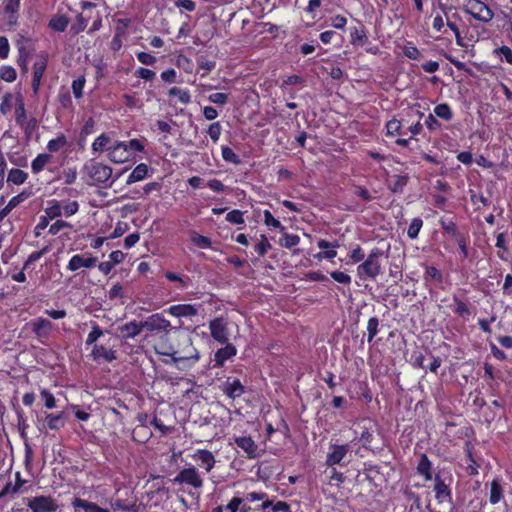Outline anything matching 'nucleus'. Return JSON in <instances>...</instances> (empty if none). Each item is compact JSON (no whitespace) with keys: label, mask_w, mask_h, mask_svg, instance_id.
I'll use <instances>...</instances> for the list:
<instances>
[{"label":"nucleus","mask_w":512,"mask_h":512,"mask_svg":"<svg viewBox=\"0 0 512 512\" xmlns=\"http://www.w3.org/2000/svg\"><path fill=\"white\" fill-rule=\"evenodd\" d=\"M174 339L177 341L175 345L171 341L169 343H159L154 347L158 355L171 357L174 363L183 361H193L194 363L200 359L199 351L193 347L190 336L180 332L179 328H174Z\"/></svg>","instance_id":"1"},{"label":"nucleus","mask_w":512,"mask_h":512,"mask_svg":"<svg viewBox=\"0 0 512 512\" xmlns=\"http://www.w3.org/2000/svg\"><path fill=\"white\" fill-rule=\"evenodd\" d=\"M383 254V251L379 248L371 250L365 261L357 267V275L360 279H376L382 273L380 258Z\"/></svg>","instance_id":"2"},{"label":"nucleus","mask_w":512,"mask_h":512,"mask_svg":"<svg viewBox=\"0 0 512 512\" xmlns=\"http://www.w3.org/2000/svg\"><path fill=\"white\" fill-rule=\"evenodd\" d=\"M143 329L151 332L163 331L164 334L160 337V343H169L171 341L170 331L174 332L169 320L165 319L163 314L156 313L147 317L142 321Z\"/></svg>","instance_id":"3"},{"label":"nucleus","mask_w":512,"mask_h":512,"mask_svg":"<svg viewBox=\"0 0 512 512\" xmlns=\"http://www.w3.org/2000/svg\"><path fill=\"white\" fill-rule=\"evenodd\" d=\"M172 482L178 485H188L194 489H201L204 485L203 478L195 466L180 470Z\"/></svg>","instance_id":"4"},{"label":"nucleus","mask_w":512,"mask_h":512,"mask_svg":"<svg viewBox=\"0 0 512 512\" xmlns=\"http://www.w3.org/2000/svg\"><path fill=\"white\" fill-rule=\"evenodd\" d=\"M84 172L95 182L105 183L112 176V168L108 165L91 160L83 168Z\"/></svg>","instance_id":"5"},{"label":"nucleus","mask_w":512,"mask_h":512,"mask_svg":"<svg viewBox=\"0 0 512 512\" xmlns=\"http://www.w3.org/2000/svg\"><path fill=\"white\" fill-rule=\"evenodd\" d=\"M27 506L32 512H55L58 509L57 501L51 496H36L29 498Z\"/></svg>","instance_id":"6"},{"label":"nucleus","mask_w":512,"mask_h":512,"mask_svg":"<svg viewBox=\"0 0 512 512\" xmlns=\"http://www.w3.org/2000/svg\"><path fill=\"white\" fill-rule=\"evenodd\" d=\"M209 330L212 338L224 344L229 342L227 322L223 317H217L209 322Z\"/></svg>","instance_id":"7"},{"label":"nucleus","mask_w":512,"mask_h":512,"mask_svg":"<svg viewBox=\"0 0 512 512\" xmlns=\"http://www.w3.org/2000/svg\"><path fill=\"white\" fill-rule=\"evenodd\" d=\"M21 0H3L0 13L5 14L8 26H16L18 24Z\"/></svg>","instance_id":"8"},{"label":"nucleus","mask_w":512,"mask_h":512,"mask_svg":"<svg viewBox=\"0 0 512 512\" xmlns=\"http://www.w3.org/2000/svg\"><path fill=\"white\" fill-rule=\"evenodd\" d=\"M349 449H350V447L348 444H343V445L331 444L329 446V452L327 453V457H326V465L329 467H332L336 464L341 465L342 460L348 454Z\"/></svg>","instance_id":"9"},{"label":"nucleus","mask_w":512,"mask_h":512,"mask_svg":"<svg viewBox=\"0 0 512 512\" xmlns=\"http://www.w3.org/2000/svg\"><path fill=\"white\" fill-rule=\"evenodd\" d=\"M200 305L178 304L170 306L166 312L174 317H194L198 314Z\"/></svg>","instance_id":"10"},{"label":"nucleus","mask_w":512,"mask_h":512,"mask_svg":"<svg viewBox=\"0 0 512 512\" xmlns=\"http://www.w3.org/2000/svg\"><path fill=\"white\" fill-rule=\"evenodd\" d=\"M43 424L42 427H39L40 431L45 430H53L58 431L65 426V420L63 413L53 414L46 413L44 418L42 419Z\"/></svg>","instance_id":"11"},{"label":"nucleus","mask_w":512,"mask_h":512,"mask_svg":"<svg viewBox=\"0 0 512 512\" xmlns=\"http://www.w3.org/2000/svg\"><path fill=\"white\" fill-rule=\"evenodd\" d=\"M192 458L196 461H199L200 468L204 469L207 473H209L215 466L216 459L213 453L206 449H198L192 455Z\"/></svg>","instance_id":"12"},{"label":"nucleus","mask_w":512,"mask_h":512,"mask_svg":"<svg viewBox=\"0 0 512 512\" xmlns=\"http://www.w3.org/2000/svg\"><path fill=\"white\" fill-rule=\"evenodd\" d=\"M224 344H225L224 347L218 349L215 352L214 367H222L224 365L225 361L231 359L237 353V349L233 344H231L229 342L224 343Z\"/></svg>","instance_id":"13"},{"label":"nucleus","mask_w":512,"mask_h":512,"mask_svg":"<svg viewBox=\"0 0 512 512\" xmlns=\"http://www.w3.org/2000/svg\"><path fill=\"white\" fill-rule=\"evenodd\" d=\"M29 324L33 333H35L39 338L48 337L53 328V325L49 320L41 317L34 319Z\"/></svg>","instance_id":"14"},{"label":"nucleus","mask_w":512,"mask_h":512,"mask_svg":"<svg viewBox=\"0 0 512 512\" xmlns=\"http://www.w3.org/2000/svg\"><path fill=\"white\" fill-rule=\"evenodd\" d=\"M97 263V258L96 257H87V258H84L82 255H74L68 265H67V269L69 271H77L78 269L80 268H92L96 265Z\"/></svg>","instance_id":"15"},{"label":"nucleus","mask_w":512,"mask_h":512,"mask_svg":"<svg viewBox=\"0 0 512 512\" xmlns=\"http://www.w3.org/2000/svg\"><path fill=\"white\" fill-rule=\"evenodd\" d=\"M222 391L229 398L235 399L245 392V388L239 379L235 378L231 381L230 378H228L222 385Z\"/></svg>","instance_id":"16"},{"label":"nucleus","mask_w":512,"mask_h":512,"mask_svg":"<svg viewBox=\"0 0 512 512\" xmlns=\"http://www.w3.org/2000/svg\"><path fill=\"white\" fill-rule=\"evenodd\" d=\"M240 500L243 502L250 504L256 501H261V505L256 510H265L272 506V501L269 500L268 496L264 492H249L246 493L243 497H240Z\"/></svg>","instance_id":"17"},{"label":"nucleus","mask_w":512,"mask_h":512,"mask_svg":"<svg viewBox=\"0 0 512 512\" xmlns=\"http://www.w3.org/2000/svg\"><path fill=\"white\" fill-rule=\"evenodd\" d=\"M143 330L142 322L131 321L118 327L123 339H133Z\"/></svg>","instance_id":"18"},{"label":"nucleus","mask_w":512,"mask_h":512,"mask_svg":"<svg viewBox=\"0 0 512 512\" xmlns=\"http://www.w3.org/2000/svg\"><path fill=\"white\" fill-rule=\"evenodd\" d=\"M434 491L439 503L451 501V490L438 475L435 477Z\"/></svg>","instance_id":"19"},{"label":"nucleus","mask_w":512,"mask_h":512,"mask_svg":"<svg viewBox=\"0 0 512 512\" xmlns=\"http://www.w3.org/2000/svg\"><path fill=\"white\" fill-rule=\"evenodd\" d=\"M235 443L239 448H241L248 456V458H256L257 457V449L258 446L254 442L251 437L241 436L235 438Z\"/></svg>","instance_id":"20"},{"label":"nucleus","mask_w":512,"mask_h":512,"mask_svg":"<svg viewBox=\"0 0 512 512\" xmlns=\"http://www.w3.org/2000/svg\"><path fill=\"white\" fill-rule=\"evenodd\" d=\"M108 157L110 161L120 164L127 162L130 159V154L123 150L122 147H118V142H116L113 146L107 148Z\"/></svg>","instance_id":"21"},{"label":"nucleus","mask_w":512,"mask_h":512,"mask_svg":"<svg viewBox=\"0 0 512 512\" xmlns=\"http://www.w3.org/2000/svg\"><path fill=\"white\" fill-rule=\"evenodd\" d=\"M91 356L94 360L104 359L107 362H112L116 359L115 352L106 349L103 345H94Z\"/></svg>","instance_id":"22"},{"label":"nucleus","mask_w":512,"mask_h":512,"mask_svg":"<svg viewBox=\"0 0 512 512\" xmlns=\"http://www.w3.org/2000/svg\"><path fill=\"white\" fill-rule=\"evenodd\" d=\"M226 512H252V507L240 500L239 496H234L225 506Z\"/></svg>","instance_id":"23"},{"label":"nucleus","mask_w":512,"mask_h":512,"mask_svg":"<svg viewBox=\"0 0 512 512\" xmlns=\"http://www.w3.org/2000/svg\"><path fill=\"white\" fill-rule=\"evenodd\" d=\"M72 505L75 509H84L85 512H110L108 509L102 508L96 503L89 502L81 498H75L72 502Z\"/></svg>","instance_id":"24"},{"label":"nucleus","mask_w":512,"mask_h":512,"mask_svg":"<svg viewBox=\"0 0 512 512\" xmlns=\"http://www.w3.org/2000/svg\"><path fill=\"white\" fill-rule=\"evenodd\" d=\"M46 69V62L44 60L37 61L33 66V79H32V88L36 93L39 89L41 78Z\"/></svg>","instance_id":"25"},{"label":"nucleus","mask_w":512,"mask_h":512,"mask_svg":"<svg viewBox=\"0 0 512 512\" xmlns=\"http://www.w3.org/2000/svg\"><path fill=\"white\" fill-rule=\"evenodd\" d=\"M148 174V166L145 163L138 164L131 174L128 176L127 184L130 185L132 183L141 181L146 178Z\"/></svg>","instance_id":"26"},{"label":"nucleus","mask_w":512,"mask_h":512,"mask_svg":"<svg viewBox=\"0 0 512 512\" xmlns=\"http://www.w3.org/2000/svg\"><path fill=\"white\" fill-rule=\"evenodd\" d=\"M408 183V176L406 175H393L388 182V187L393 193L402 192L403 188Z\"/></svg>","instance_id":"27"},{"label":"nucleus","mask_w":512,"mask_h":512,"mask_svg":"<svg viewBox=\"0 0 512 512\" xmlns=\"http://www.w3.org/2000/svg\"><path fill=\"white\" fill-rule=\"evenodd\" d=\"M350 36L351 44L354 46H363L368 41V37L363 26L360 28L354 27L353 29H351Z\"/></svg>","instance_id":"28"},{"label":"nucleus","mask_w":512,"mask_h":512,"mask_svg":"<svg viewBox=\"0 0 512 512\" xmlns=\"http://www.w3.org/2000/svg\"><path fill=\"white\" fill-rule=\"evenodd\" d=\"M118 147H122L123 150H126L129 154L130 151L143 152L145 146L143 142L139 139H131L130 141H118Z\"/></svg>","instance_id":"29"},{"label":"nucleus","mask_w":512,"mask_h":512,"mask_svg":"<svg viewBox=\"0 0 512 512\" xmlns=\"http://www.w3.org/2000/svg\"><path fill=\"white\" fill-rule=\"evenodd\" d=\"M51 155L49 154H39L33 161H32V164H31V168H32V171L34 173H39L40 171H42L44 169V167L51 162Z\"/></svg>","instance_id":"30"},{"label":"nucleus","mask_w":512,"mask_h":512,"mask_svg":"<svg viewBox=\"0 0 512 512\" xmlns=\"http://www.w3.org/2000/svg\"><path fill=\"white\" fill-rule=\"evenodd\" d=\"M69 24L68 17L61 15L53 17L49 22V27L56 32H63Z\"/></svg>","instance_id":"31"},{"label":"nucleus","mask_w":512,"mask_h":512,"mask_svg":"<svg viewBox=\"0 0 512 512\" xmlns=\"http://www.w3.org/2000/svg\"><path fill=\"white\" fill-rule=\"evenodd\" d=\"M431 462L425 454L421 455L419 464L417 466V471L419 474L423 475L426 480H431Z\"/></svg>","instance_id":"32"},{"label":"nucleus","mask_w":512,"mask_h":512,"mask_svg":"<svg viewBox=\"0 0 512 512\" xmlns=\"http://www.w3.org/2000/svg\"><path fill=\"white\" fill-rule=\"evenodd\" d=\"M168 94L170 96L177 97L182 104H188L191 101V95L188 90L181 89L179 87H172L169 89Z\"/></svg>","instance_id":"33"},{"label":"nucleus","mask_w":512,"mask_h":512,"mask_svg":"<svg viewBox=\"0 0 512 512\" xmlns=\"http://www.w3.org/2000/svg\"><path fill=\"white\" fill-rule=\"evenodd\" d=\"M434 114H435V116H437L440 119H443L445 121H450L453 117L452 110H451L450 106L446 103L437 105L434 108Z\"/></svg>","instance_id":"34"},{"label":"nucleus","mask_w":512,"mask_h":512,"mask_svg":"<svg viewBox=\"0 0 512 512\" xmlns=\"http://www.w3.org/2000/svg\"><path fill=\"white\" fill-rule=\"evenodd\" d=\"M26 179H27V173H25L23 170H20L17 168L11 169L9 171V174L7 177L8 182H11L16 185H20V184L24 183Z\"/></svg>","instance_id":"35"},{"label":"nucleus","mask_w":512,"mask_h":512,"mask_svg":"<svg viewBox=\"0 0 512 512\" xmlns=\"http://www.w3.org/2000/svg\"><path fill=\"white\" fill-rule=\"evenodd\" d=\"M503 497L502 487L497 479L493 480L491 483V491H490V503L496 504Z\"/></svg>","instance_id":"36"},{"label":"nucleus","mask_w":512,"mask_h":512,"mask_svg":"<svg viewBox=\"0 0 512 512\" xmlns=\"http://www.w3.org/2000/svg\"><path fill=\"white\" fill-rule=\"evenodd\" d=\"M67 144V139L65 135L61 134L55 139H51L47 144V149L49 152H57L62 149Z\"/></svg>","instance_id":"37"},{"label":"nucleus","mask_w":512,"mask_h":512,"mask_svg":"<svg viewBox=\"0 0 512 512\" xmlns=\"http://www.w3.org/2000/svg\"><path fill=\"white\" fill-rule=\"evenodd\" d=\"M387 134L390 136L394 135H405L406 133L402 131V124L397 119H391L386 124Z\"/></svg>","instance_id":"38"},{"label":"nucleus","mask_w":512,"mask_h":512,"mask_svg":"<svg viewBox=\"0 0 512 512\" xmlns=\"http://www.w3.org/2000/svg\"><path fill=\"white\" fill-rule=\"evenodd\" d=\"M300 242V237L295 234L284 233L283 237L280 239L279 243L281 246L285 248H292L298 245Z\"/></svg>","instance_id":"39"},{"label":"nucleus","mask_w":512,"mask_h":512,"mask_svg":"<svg viewBox=\"0 0 512 512\" xmlns=\"http://www.w3.org/2000/svg\"><path fill=\"white\" fill-rule=\"evenodd\" d=\"M423 226V221L421 218H414L407 231V235L411 239H416L418 237V234Z\"/></svg>","instance_id":"40"},{"label":"nucleus","mask_w":512,"mask_h":512,"mask_svg":"<svg viewBox=\"0 0 512 512\" xmlns=\"http://www.w3.org/2000/svg\"><path fill=\"white\" fill-rule=\"evenodd\" d=\"M222 158L226 162H230L235 165H239L241 163L239 156L228 146L222 147Z\"/></svg>","instance_id":"41"},{"label":"nucleus","mask_w":512,"mask_h":512,"mask_svg":"<svg viewBox=\"0 0 512 512\" xmlns=\"http://www.w3.org/2000/svg\"><path fill=\"white\" fill-rule=\"evenodd\" d=\"M104 334L103 330L99 327L96 322L92 323V330L88 334L86 339V345L94 344L102 335Z\"/></svg>","instance_id":"42"},{"label":"nucleus","mask_w":512,"mask_h":512,"mask_svg":"<svg viewBox=\"0 0 512 512\" xmlns=\"http://www.w3.org/2000/svg\"><path fill=\"white\" fill-rule=\"evenodd\" d=\"M379 320L378 318L376 317H372L368 320V323H367V332H368V337H367V341L370 343L373 341L374 337L377 335L379 329Z\"/></svg>","instance_id":"43"},{"label":"nucleus","mask_w":512,"mask_h":512,"mask_svg":"<svg viewBox=\"0 0 512 512\" xmlns=\"http://www.w3.org/2000/svg\"><path fill=\"white\" fill-rule=\"evenodd\" d=\"M16 70L11 66H2L0 68V77L6 82H13L16 79Z\"/></svg>","instance_id":"44"},{"label":"nucleus","mask_w":512,"mask_h":512,"mask_svg":"<svg viewBox=\"0 0 512 512\" xmlns=\"http://www.w3.org/2000/svg\"><path fill=\"white\" fill-rule=\"evenodd\" d=\"M191 240L196 246L201 247V248H208L212 244L210 238L200 235L196 232L192 233Z\"/></svg>","instance_id":"45"},{"label":"nucleus","mask_w":512,"mask_h":512,"mask_svg":"<svg viewBox=\"0 0 512 512\" xmlns=\"http://www.w3.org/2000/svg\"><path fill=\"white\" fill-rule=\"evenodd\" d=\"M271 244L265 235H261V241L254 247L259 256H264L271 249Z\"/></svg>","instance_id":"46"},{"label":"nucleus","mask_w":512,"mask_h":512,"mask_svg":"<svg viewBox=\"0 0 512 512\" xmlns=\"http://www.w3.org/2000/svg\"><path fill=\"white\" fill-rule=\"evenodd\" d=\"M85 77L81 76L72 82V91L75 98H81L83 95V88L85 85Z\"/></svg>","instance_id":"47"},{"label":"nucleus","mask_w":512,"mask_h":512,"mask_svg":"<svg viewBox=\"0 0 512 512\" xmlns=\"http://www.w3.org/2000/svg\"><path fill=\"white\" fill-rule=\"evenodd\" d=\"M494 53L500 56V59L505 60L512 65V49L508 46H501L494 50Z\"/></svg>","instance_id":"48"},{"label":"nucleus","mask_w":512,"mask_h":512,"mask_svg":"<svg viewBox=\"0 0 512 512\" xmlns=\"http://www.w3.org/2000/svg\"><path fill=\"white\" fill-rule=\"evenodd\" d=\"M264 222L267 226H272L274 228L280 229L281 232L285 230L281 222L275 219L269 210L264 211Z\"/></svg>","instance_id":"49"},{"label":"nucleus","mask_w":512,"mask_h":512,"mask_svg":"<svg viewBox=\"0 0 512 512\" xmlns=\"http://www.w3.org/2000/svg\"><path fill=\"white\" fill-rule=\"evenodd\" d=\"M110 142V138L105 134L98 136L92 143L93 151H103L106 145Z\"/></svg>","instance_id":"50"},{"label":"nucleus","mask_w":512,"mask_h":512,"mask_svg":"<svg viewBox=\"0 0 512 512\" xmlns=\"http://www.w3.org/2000/svg\"><path fill=\"white\" fill-rule=\"evenodd\" d=\"M41 398L44 400V405L48 409H52L56 406V400L54 395L47 389H43L40 392Z\"/></svg>","instance_id":"51"},{"label":"nucleus","mask_w":512,"mask_h":512,"mask_svg":"<svg viewBox=\"0 0 512 512\" xmlns=\"http://www.w3.org/2000/svg\"><path fill=\"white\" fill-rule=\"evenodd\" d=\"M222 127L219 122L212 123L208 128V135L210 136L211 140L216 143L221 135Z\"/></svg>","instance_id":"52"},{"label":"nucleus","mask_w":512,"mask_h":512,"mask_svg":"<svg viewBox=\"0 0 512 512\" xmlns=\"http://www.w3.org/2000/svg\"><path fill=\"white\" fill-rule=\"evenodd\" d=\"M15 114H16V122L20 126H24V122L27 119H26V111H25V108H24V103H23V101L21 99H19V101H18Z\"/></svg>","instance_id":"53"},{"label":"nucleus","mask_w":512,"mask_h":512,"mask_svg":"<svg viewBox=\"0 0 512 512\" xmlns=\"http://www.w3.org/2000/svg\"><path fill=\"white\" fill-rule=\"evenodd\" d=\"M226 220L232 224H243V213L240 210H232L227 213Z\"/></svg>","instance_id":"54"},{"label":"nucleus","mask_w":512,"mask_h":512,"mask_svg":"<svg viewBox=\"0 0 512 512\" xmlns=\"http://www.w3.org/2000/svg\"><path fill=\"white\" fill-rule=\"evenodd\" d=\"M12 109V95L10 93H7L3 96L1 103H0V112L3 115L8 114Z\"/></svg>","instance_id":"55"},{"label":"nucleus","mask_w":512,"mask_h":512,"mask_svg":"<svg viewBox=\"0 0 512 512\" xmlns=\"http://www.w3.org/2000/svg\"><path fill=\"white\" fill-rule=\"evenodd\" d=\"M467 6L469 9L466 12L473 11L474 13H480L481 10H487V5L480 0H468Z\"/></svg>","instance_id":"56"},{"label":"nucleus","mask_w":512,"mask_h":512,"mask_svg":"<svg viewBox=\"0 0 512 512\" xmlns=\"http://www.w3.org/2000/svg\"><path fill=\"white\" fill-rule=\"evenodd\" d=\"M21 488V483L8 482L0 492V498L8 494H16Z\"/></svg>","instance_id":"57"},{"label":"nucleus","mask_w":512,"mask_h":512,"mask_svg":"<svg viewBox=\"0 0 512 512\" xmlns=\"http://www.w3.org/2000/svg\"><path fill=\"white\" fill-rule=\"evenodd\" d=\"M426 278L428 279H431V280H434L438 283H441L442 282V274L441 272L434 266H429L426 268Z\"/></svg>","instance_id":"58"},{"label":"nucleus","mask_w":512,"mask_h":512,"mask_svg":"<svg viewBox=\"0 0 512 512\" xmlns=\"http://www.w3.org/2000/svg\"><path fill=\"white\" fill-rule=\"evenodd\" d=\"M480 13H474L473 11H469V13L477 20L488 22L493 18L492 10L487 6V10H481Z\"/></svg>","instance_id":"59"},{"label":"nucleus","mask_w":512,"mask_h":512,"mask_svg":"<svg viewBox=\"0 0 512 512\" xmlns=\"http://www.w3.org/2000/svg\"><path fill=\"white\" fill-rule=\"evenodd\" d=\"M71 224L63 220H57L49 228V233L52 235L58 234L64 228H71Z\"/></svg>","instance_id":"60"},{"label":"nucleus","mask_w":512,"mask_h":512,"mask_svg":"<svg viewBox=\"0 0 512 512\" xmlns=\"http://www.w3.org/2000/svg\"><path fill=\"white\" fill-rule=\"evenodd\" d=\"M46 217L49 219H54L56 217L61 216L62 209L58 203L53 204L52 206L45 209Z\"/></svg>","instance_id":"61"},{"label":"nucleus","mask_w":512,"mask_h":512,"mask_svg":"<svg viewBox=\"0 0 512 512\" xmlns=\"http://www.w3.org/2000/svg\"><path fill=\"white\" fill-rule=\"evenodd\" d=\"M208 100L218 105H225L228 101V94L226 93H213L209 95Z\"/></svg>","instance_id":"62"},{"label":"nucleus","mask_w":512,"mask_h":512,"mask_svg":"<svg viewBox=\"0 0 512 512\" xmlns=\"http://www.w3.org/2000/svg\"><path fill=\"white\" fill-rule=\"evenodd\" d=\"M330 275L333 278V280H335L338 283H341V284H350L351 283V277L344 272L333 271V272H331Z\"/></svg>","instance_id":"63"},{"label":"nucleus","mask_w":512,"mask_h":512,"mask_svg":"<svg viewBox=\"0 0 512 512\" xmlns=\"http://www.w3.org/2000/svg\"><path fill=\"white\" fill-rule=\"evenodd\" d=\"M137 59L144 65H153L156 63V57L147 52H140L137 54Z\"/></svg>","instance_id":"64"}]
</instances>
